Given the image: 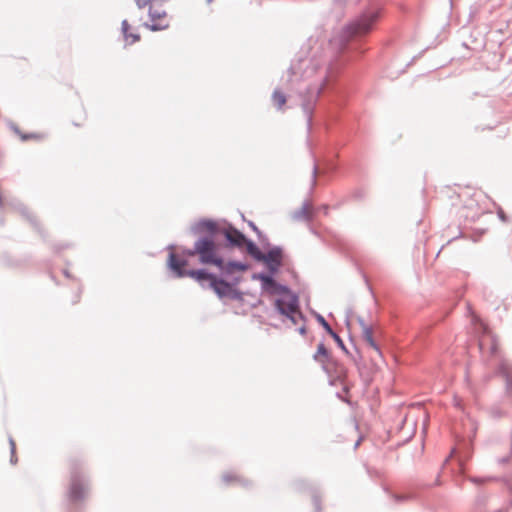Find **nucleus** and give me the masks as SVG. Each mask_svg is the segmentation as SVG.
<instances>
[{"label": "nucleus", "instance_id": "nucleus-1", "mask_svg": "<svg viewBox=\"0 0 512 512\" xmlns=\"http://www.w3.org/2000/svg\"><path fill=\"white\" fill-rule=\"evenodd\" d=\"M167 0H135L139 9L148 8L149 21L144 26L152 31L167 29L170 25V16L164 8Z\"/></svg>", "mask_w": 512, "mask_h": 512}, {"label": "nucleus", "instance_id": "nucleus-2", "mask_svg": "<svg viewBox=\"0 0 512 512\" xmlns=\"http://www.w3.org/2000/svg\"><path fill=\"white\" fill-rule=\"evenodd\" d=\"M283 294L275 301L278 311L285 315L295 325L304 321V317L299 309L298 298L290 293L285 287H280Z\"/></svg>", "mask_w": 512, "mask_h": 512}, {"label": "nucleus", "instance_id": "nucleus-3", "mask_svg": "<svg viewBox=\"0 0 512 512\" xmlns=\"http://www.w3.org/2000/svg\"><path fill=\"white\" fill-rule=\"evenodd\" d=\"M187 255H198L202 264H212L215 266H222V258L218 254V247L216 243L210 238L199 239L194 246V250L188 251Z\"/></svg>", "mask_w": 512, "mask_h": 512}, {"label": "nucleus", "instance_id": "nucleus-4", "mask_svg": "<svg viewBox=\"0 0 512 512\" xmlns=\"http://www.w3.org/2000/svg\"><path fill=\"white\" fill-rule=\"evenodd\" d=\"M380 17V10L373 8L369 9L360 15L356 20L351 22L346 32L351 37H359L368 34L374 28V25Z\"/></svg>", "mask_w": 512, "mask_h": 512}, {"label": "nucleus", "instance_id": "nucleus-5", "mask_svg": "<svg viewBox=\"0 0 512 512\" xmlns=\"http://www.w3.org/2000/svg\"><path fill=\"white\" fill-rule=\"evenodd\" d=\"M70 483L68 488V497L71 501L77 502L82 500L87 492L88 486L85 482L83 473L78 469L76 463H70Z\"/></svg>", "mask_w": 512, "mask_h": 512}, {"label": "nucleus", "instance_id": "nucleus-6", "mask_svg": "<svg viewBox=\"0 0 512 512\" xmlns=\"http://www.w3.org/2000/svg\"><path fill=\"white\" fill-rule=\"evenodd\" d=\"M187 265V261L178 257L176 254L171 253L169 256V266L176 273L178 277L189 276L198 281L208 280L210 283L215 277L212 274L207 273L204 270H189L186 271L184 268Z\"/></svg>", "mask_w": 512, "mask_h": 512}, {"label": "nucleus", "instance_id": "nucleus-7", "mask_svg": "<svg viewBox=\"0 0 512 512\" xmlns=\"http://www.w3.org/2000/svg\"><path fill=\"white\" fill-rule=\"evenodd\" d=\"M224 235L226 239L235 246L241 247L246 244L248 251L251 253H254V251L257 249L253 242L247 241L246 237L233 227L226 229Z\"/></svg>", "mask_w": 512, "mask_h": 512}, {"label": "nucleus", "instance_id": "nucleus-8", "mask_svg": "<svg viewBox=\"0 0 512 512\" xmlns=\"http://www.w3.org/2000/svg\"><path fill=\"white\" fill-rule=\"evenodd\" d=\"M258 258L263 260L270 270L276 271L282 263V251L274 248Z\"/></svg>", "mask_w": 512, "mask_h": 512}, {"label": "nucleus", "instance_id": "nucleus-9", "mask_svg": "<svg viewBox=\"0 0 512 512\" xmlns=\"http://www.w3.org/2000/svg\"><path fill=\"white\" fill-rule=\"evenodd\" d=\"M210 286L220 298L233 297L235 292L232 285L216 277L213 278Z\"/></svg>", "mask_w": 512, "mask_h": 512}, {"label": "nucleus", "instance_id": "nucleus-10", "mask_svg": "<svg viewBox=\"0 0 512 512\" xmlns=\"http://www.w3.org/2000/svg\"><path fill=\"white\" fill-rule=\"evenodd\" d=\"M359 324L362 329V338L366 345L377 353H380V349L373 337V328L366 324L363 319H359Z\"/></svg>", "mask_w": 512, "mask_h": 512}, {"label": "nucleus", "instance_id": "nucleus-11", "mask_svg": "<svg viewBox=\"0 0 512 512\" xmlns=\"http://www.w3.org/2000/svg\"><path fill=\"white\" fill-rule=\"evenodd\" d=\"M271 102L278 111H284L287 103V96L281 89L276 88L271 95Z\"/></svg>", "mask_w": 512, "mask_h": 512}, {"label": "nucleus", "instance_id": "nucleus-12", "mask_svg": "<svg viewBox=\"0 0 512 512\" xmlns=\"http://www.w3.org/2000/svg\"><path fill=\"white\" fill-rule=\"evenodd\" d=\"M224 274H233L234 272H243L247 270L248 266L240 262H228L224 263L222 260V266H217Z\"/></svg>", "mask_w": 512, "mask_h": 512}, {"label": "nucleus", "instance_id": "nucleus-13", "mask_svg": "<svg viewBox=\"0 0 512 512\" xmlns=\"http://www.w3.org/2000/svg\"><path fill=\"white\" fill-rule=\"evenodd\" d=\"M130 25L127 20H124L122 22V31L124 34V37L126 41H128L130 44H134L140 40V35L137 33H132L130 30Z\"/></svg>", "mask_w": 512, "mask_h": 512}, {"label": "nucleus", "instance_id": "nucleus-14", "mask_svg": "<svg viewBox=\"0 0 512 512\" xmlns=\"http://www.w3.org/2000/svg\"><path fill=\"white\" fill-rule=\"evenodd\" d=\"M488 342H490V353L491 354H495L498 350V345L497 343L494 341V339L490 336H484L480 339L479 341V346H480V349L481 350H485L486 348V345L488 344Z\"/></svg>", "mask_w": 512, "mask_h": 512}, {"label": "nucleus", "instance_id": "nucleus-15", "mask_svg": "<svg viewBox=\"0 0 512 512\" xmlns=\"http://www.w3.org/2000/svg\"><path fill=\"white\" fill-rule=\"evenodd\" d=\"M328 350L323 343L318 344L314 359L318 362L325 363L328 359Z\"/></svg>", "mask_w": 512, "mask_h": 512}, {"label": "nucleus", "instance_id": "nucleus-16", "mask_svg": "<svg viewBox=\"0 0 512 512\" xmlns=\"http://www.w3.org/2000/svg\"><path fill=\"white\" fill-rule=\"evenodd\" d=\"M223 481L226 484L241 483L242 478L235 472H227L222 476Z\"/></svg>", "mask_w": 512, "mask_h": 512}, {"label": "nucleus", "instance_id": "nucleus-17", "mask_svg": "<svg viewBox=\"0 0 512 512\" xmlns=\"http://www.w3.org/2000/svg\"><path fill=\"white\" fill-rule=\"evenodd\" d=\"M320 322L322 323L324 329L335 339L337 340L338 342H341V339L340 337L333 332L332 328L330 327V325L325 321V319L323 317H320Z\"/></svg>", "mask_w": 512, "mask_h": 512}, {"label": "nucleus", "instance_id": "nucleus-18", "mask_svg": "<svg viewBox=\"0 0 512 512\" xmlns=\"http://www.w3.org/2000/svg\"><path fill=\"white\" fill-rule=\"evenodd\" d=\"M261 280L265 288L276 286L275 281L270 276H261Z\"/></svg>", "mask_w": 512, "mask_h": 512}, {"label": "nucleus", "instance_id": "nucleus-19", "mask_svg": "<svg viewBox=\"0 0 512 512\" xmlns=\"http://www.w3.org/2000/svg\"><path fill=\"white\" fill-rule=\"evenodd\" d=\"M86 120V113H84V116L79 121H74L73 124L77 127H81Z\"/></svg>", "mask_w": 512, "mask_h": 512}, {"label": "nucleus", "instance_id": "nucleus-20", "mask_svg": "<svg viewBox=\"0 0 512 512\" xmlns=\"http://www.w3.org/2000/svg\"><path fill=\"white\" fill-rule=\"evenodd\" d=\"M204 225L210 231H214L215 229V224L213 222H206Z\"/></svg>", "mask_w": 512, "mask_h": 512}, {"label": "nucleus", "instance_id": "nucleus-21", "mask_svg": "<svg viewBox=\"0 0 512 512\" xmlns=\"http://www.w3.org/2000/svg\"><path fill=\"white\" fill-rule=\"evenodd\" d=\"M10 446H11V452H12V454H14L16 447H15V442L13 440H10Z\"/></svg>", "mask_w": 512, "mask_h": 512}, {"label": "nucleus", "instance_id": "nucleus-22", "mask_svg": "<svg viewBox=\"0 0 512 512\" xmlns=\"http://www.w3.org/2000/svg\"><path fill=\"white\" fill-rule=\"evenodd\" d=\"M299 332L303 335L306 333V328L304 325H302L300 328H299Z\"/></svg>", "mask_w": 512, "mask_h": 512}, {"label": "nucleus", "instance_id": "nucleus-23", "mask_svg": "<svg viewBox=\"0 0 512 512\" xmlns=\"http://www.w3.org/2000/svg\"><path fill=\"white\" fill-rule=\"evenodd\" d=\"M292 75H293L292 70H289V71H288V78L290 79Z\"/></svg>", "mask_w": 512, "mask_h": 512}, {"label": "nucleus", "instance_id": "nucleus-24", "mask_svg": "<svg viewBox=\"0 0 512 512\" xmlns=\"http://www.w3.org/2000/svg\"><path fill=\"white\" fill-rule=\"evenodd\" d=\"M499 216L501 217V219H503V220H504V215H503V213H502V212H500V213H499Z\"/></svg>", "mask_w": 512, "mask_h": 512}, {"label": "nucleus", "instance_id": "nucleus-25", "mask_svg": "<svg viewBox=\"0 0 512 512\" xmlns=\"http://www.w3.org/2000/svg\"><path fill=\"white\" fill-rule=\"evenodd\" d=\"M213 0H207L208 3H211Z\"/></svg>", "mask_w": 512, "mask_h": 512}]
</instances>
